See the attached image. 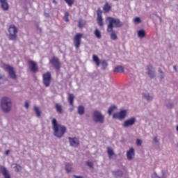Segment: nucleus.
<instances>
[{
    "label": "nucleus",
    "mask_w": 178,
    "mask_h": 178,
    "mask_svg": "<svg viewBox=\"0 0 178 178\" xmlns=\"http://www.w3.org/2000/svg\"><path fill=\"white\" fill-rule=\"evenodd\" d=\"M28 65L29 66V69L33 72V73L37 72L38 70V66H37V63L34 62L33 60H29Z\"/></svg>",
    "instance_id": "ddd939ff"
},
{
    "label": "nucleus",
    "mask_w": 178,
    "mask_h": 178,
    "mask_svg": "<svg viewBox=\"0 0 178 178\" xmlns=\"http://www.w3.org/2000/svg\"><path fill=\"white\" fill-rule=\"evenodd\" d=\"M101 65L103 70H105V69H106V67H108V63L105 60H103L102 61H101Z\"/></svg>",
    "instance_id": "473e14b6"
},
{
    "label": "nucleus",
    "mask_w": 178,
    "mask_h": 178,
    "mask_svg": "<svg viewBox=\"0 0 178 178\" xmlns=\"http://www.w3.org/2000/svg\"><path fill=\"white\" fill-rule=\"evenodd\" d=\"M106 23H108L106 31H112V29L113 30L114 28L118 29L123 26V22H120V19L112 17H107Z\"/></svg>",
    "instance_id": "7ed1b4c3"
},
{
    "label": "nucleus",
    "mask_w": 178,
    "mask_h": 178,
    "mask_svg": "<svg viewBox=\"0 0 178 178\" xmlns=\"http://www.w3.org/2000/svg\"><path fill=\"white\" fill-rule=\"evenodd\" d=\"M51 124H52V129L54 131V136L55 137H57L58 138H62L63 136L65 135V133H66V127L58 124V120H56V118H53L51 120Z\"/></svg>",
    "instance_id": "f257e3e1"
},
{
    "label": "nucleus",
    "mask_w": 178,
    "mask_h": 178,
    "mask_svg": "<svg viewBox=\"0 0 178 178\" xmlns=\"http://www.w3.org/2000/svg\"><path fill=\"white\" fill-rule=\"evenodd\" d=\"M152 178H166V172H165V170H161V175L159 176L158 175V174H156V172H154L153 173V175H152Z\"/></svg>",
    "instance_id": "6ab92c4d"
},
{
    "label": "nucleus",
    "mask_w": 178,
    "mask_h": 178,
    "mask_svg": "<svg viewBox=\"0 0 178 178\" xmlns=\"http://www.w3.org/2000/svg\"><path fill=\"white\" fill-rule=\"evenodd\" d=\"M65 22H69V13L65 12L63 17Z\"/></svg>",
    "instance_id": "ea45409f"
},
{
    "label": "nucleus",
    "mask_w": 178,
    "mask_h": 178,
    "mask_svg": "<svg viewBox=\"0 0 178 178\" xmlns=\"http://www.w3.org/2000/svg\"><path fill=\"white\" fill-rule=\"evenodd\" d=\"M74 178H84L83 176L74 175Z\"/></svg>",
    "instance_id": "09e8293b"
},
{
    "label": "nucleus",
    "mask_w": 178,
    "mask_h": 178,
    "mask_svg": "<svg viewBox=\"0 0 178 178\" xmlns=\"http://www.w3.org/2000/svg\"><path fill=\"white\" fill-rule=\"evenodd\" d=\"M135 155H136V153L134 152V149L133 147H131L127 152V158L128 161H133V159H134Z\"/></svg>",
    "instance_id": "dca6fc26"
},
{
    "label": "nucleus",
    "mask_w": 178,
    "mask_h": 178,
    "mask_svg": "<svg viewBox=\"0 0 178 178\" xmlns=\"http://www.w3.org/2000/svg\"><path fill=\"white\" fill-rule=\"evenodd\" d=\"M17 27L15 25H10L8 28V39L11 41H16L17 40Z\"/></svg>",
    "instance_id": "39448f33"
},
{
    "label": "nucleus",
    "mask_w": 178,
    "mask_h": 178,
    "mask_svg": "<svg viewBox=\"0 0 178 178\" xmlns=\"http://www.w3.org/2000/svg\"><path fill=\"white\" fill-rule=\"evenodd\" d=\"M1 170L4 176V178H10V175H9V172H8V170H6V168L2 167L1 168Z\"/></svg>",
    "instance_id": "412c9836"
},
{
    "label": "nucleus",
    "mask_w": 178,
    "mask_h": 178,
    "mask_svg": "<svg viewBox=\"0 0 178 178\" xmlns=\"http://www.w3.org/2000/svg\"><path fill=\"white\" fill-rule=\"evenodd\" d=\"M0 3L1 5L2 9L4 10H8L9 9V4L8 3V0H0Z\"/></svg>",
    "instance_id": "a211bd4d"
},
{
    "label": "nucleus",
    "mask_w": 178,
    "mask_h": 178,
    "mask_svg": "<svg viewBox=\"0 0 178 178\" xmlns=\"http://www.w3.org/2000/svg\"><path fill=\"white\" fill-rule=\"evenodd\" d=\"M127 117V110H120L119 112L113 115V119H118V120H124Z\"/></svg>",
    "instance_id": "423d86ee"
},
{
    "label": "nucleus",
    "mask_w": 178,
    "mask_h": 178,
    "mask_svg": "<svg viewBox=\"0 0 178 178\" xmlns=\"http://www.w3.org/2000/svg\"><path fill=\"white\" fill-rule=\"evenodd\" d=\"M33 111H35L37 118H41V111L40 110V107L35 106L33 107Z\"/></svg>",
    "instance_id": "4be33fe9"
},
{
    "label": "nucleus",
    "mask_w": 178,
    "mask_h": 178,
    "mask_svg": "<svg viewBox=\"0 0 178 178\" xmlns=\"http://www.w3.org/2000/svg\"><path fill=\"white\" fill-rule=\"evenodd\" d=\"M134 23H141V19L139 17H135L134 19Z\"/></svg>",
    "instance_id": "79ce46f5"
},
{
    "label": "nucleus",
    "mask_w": 178,
    "mask_h": 178,
    "mask_svg": "<svg viewBox=\"0 0 178 178\" xmlns=\"http://www.w3.org/2000/svg\"><path fill=\"white\" fill-rule=\"evenodd\" d=\"M173 69L177 73L178 70H177V67H176V65L173 66Z\"/></svg>",
    "instance_id": "8fccbe9b"
},
{
    "label": "nucleus",
    "mask_w": 178,
    "mask_h": 178,
    "mask_svg": "<svg viewBox=\"0 0 178 178\" xmlns=\"http://www.w3.org/2000/svg\"><path fill=\"white\" fill-rule=\"evenodd\" d=\"M153 140L154 141V143H159V140H158L157 137H154Z\"/></svg>",
    "instance_id": "de8ad7c7"
},
{
    "label": "nucleus",
    "mask_w": 178,
    "mask_h": 178,
    "mask_svg": "<svg viewBox=\"0 0 178 178\" xmlns=\"http://www.w3.org/2000/svg\"><path fill=\"white\" fill-rule=\"evenodd\" d=\"M53 3H54V5H58V2H56V0H53Z\"/></svg>",
    "instance_id": "603ef678"
},
{
    "label": "nucleus",
    "mask_w": 178,
    "mask_h": 178,
    "mask_svg": "<svg viewBox=\"0 0 178 178\" xmlns=\"http://www.w3.org/2000/svg\"><path fill=\"white\" fill-rule=\"evenodd\" d=\"M84 26H86V21L83 20V19H80L79 21V27L80 29H83V27H84Z\"/></svg>",
    "instance_id": "c9c22d12"
},
{
    "label": "nucleus",
    "mask_w": 178,
    "mask_h": 178,
    "mask_svg": "<svg viewBox=\"0 0 178 178\" xmlns=\"http://www.w3.org/2000/svg\"><path fill=\"white\" fill-rule=\"evenodd\" d=\"M107 149H108L107 152H108V156L109 158H111L113 155H115V152H113V149H112V148L111 147H107Z\"/></svg>",
    "instance_id": "72a5a7b5"
},
{
    "label": "nucleus",
    "mask_w": 178,
    "mask_h": 178,
    "mask_svg": "<svg viewBox=\"0 0 178 178\" xmlns=\"http://www.w3.org/2000/svg\"><path fill=\"white\" fill-rule=\"evenodd\" d=\"M0 108L3 113H10L13 108L12 99L8 97L1 98L0 100Z\"/></svg>",
    "instance_id": "f03ea898"
},
{
    "label": "nucleus",
    "mask_w": 178,
    "mask_h": 178,
    "mask_svg": "<svg viewBox=\"0 0 178 178\" xmlns=\"http://www.w3.org/2000/svg\"><path fill=\"white\" fill-rule=\"evenodd\" d=\"M165 106L168 109H172V108H173V103L168 102V103H166Z\"/></svg>",
    "instance_id": "4c0bfd02"
},
{
    "label": "nucleus",
    "mask_w": 178,
    "mask_h": 178,
    "mask_svg": "<svg viewBox=\"0 0 178 178\" xmlns=\"http://www.w3.org/2000/svg\"><path fill=\"white\" fill-rule=\"evenodd\" d=\"M68 140L70 141V145L71 147H79V145L80 144L79 139L76 137L72 138L69 137Z\"/></svg>",
    "instance_id": "2eb2a0df"
},
{
    "label": "nucleus",
    "mask_w": 178,
    "mask_h": 178,
    "mask_svg": "<svg viewBox=\"0 0 178 178\" xmlns=\"http://www.w3.org/2000/svg\"><path fill=\"white\" fill-rule=\"evenodd\" d=\"M87 165L89 168H92L94 166V164L91 161H87Z\"/></svg>",
    "instance_id": "a18cd8bd"
},
{
    "label": "nucleus",
    "mask_w": 178,
    "mask_h": 178,
    "mask_svg": "<svg viewBox=\"0 0 178 178\" xmlns=\"http://www.w3.org/2000/svg\"><path fill=\"white\" fill-rule=\"evenodd\" d=\"M5 69H6L8 71V74L10 79H13V80H16V79H17V76H16V73L15 72V70L13 69V67L6 65L5 66Z\"/></svg>",
    "instance_id": "9d476101"
},
{
    "label": "nucleus",
    "mask_w": 178,
    "mask_h": 178,
    "mask_svg": "<svg viewBox=\"0 0 178 178\" xmlns=\"http://www.w3.org/2000/svg\"><path fill=\"white\" fill-rule=\"evenodd\" d=\"M92 118L95 123H100L102 124V123L105 122V116L102 115L101 111H98L97 110L94 111L92 113Z\"/></svg>",
    "instance_id": "20e7f679"
},
{
    "label": "nucleus",
    "mask_w": 178,
    "mask_h": 178,
    "mask_svg": "<svg viewBox=\"0 0 178 178\" xmlns=\"http://www.w3.org/2000/svg\"><path fill=\"white\" fill-rule=\"evenodd\" d=\"M10 153V151L6 150V151L5 152V155H8Z\"/></svg>",
    "instance_id": "3c124183"
},
{
    "label": "nucleus",
    "mask_w": 178,
    "mask_h": 178,
    "mask_svg": "<svg viewBox=\"0 0 178 178\" xmlns=\"http://www.w3.org/2000/svg\"><path fill=\"white\" fill-rule=\"evenodd\" d=\"M115 109H116V106H112L109 107V108L108 110V114L109 115V116H111V115H112V112H113V111H115Z\"/></svg>",
    "instance_id": "e433bc0d"
},
{
    "label": "nucleus",
    "mask_w": 178,
    "mask_h": 178,
    "mask_svg": "<svg viewBox=\"0 0 178 178\" xmlns=\"http://www.w3.org/2000/svg\"><path fill=\"white\" fill-rule=\"evenodd\" d=\"M138 37L139 38H144L145 37V30H140L138 31Z\"/></svg>",
    "instance_id": "c85d7f7f"
},
{
    "label": "nucleus",
    "mask_w": 178,
    "mask_h": 178,
    "mask_svg": "<svg viewBox=\"0 0 178 178\" xmlns=\"http://www.w3.org/2000/svg\"><path fill=\"white\" fill-rule=\"evenodd\" d=\"M70 112H72L73 111V108H70Z\"/></svg>",
    "instance_id": "5fc2aeb1"
},
{
    "label": "nucleus",
    "mask_w": 178,
    "mask_h": 178,
    "mask_svg": "<svg viewBox=\"0 0 178 178\" xmlns=\"http://www.w3.org/2000/svg\"><path fill=\"white\" fill-rule=\"evenodd\" d=\"M84 112H86V108L83 106H78V114L79 115H84Z\"/></svg>",
    "instance_id": "a878e982"
},
{
    "label": "nucleus",
    "mask_w": 178,
    "mask_h": 178,
    "mask_svg": "<svg viewBox=\"0 0 178 178\" xmlns=\"http://www.w3.org/2000/svg\"><path fill=\"white\" fill-rule=\"evenodd\" d=\"M67 4L68 6H72L74 3V0H64Z\"/></svg>",
    "instance_id": "58836bf2"
},
{
    "label": "nucleus",
    "mask_w": 178,
    "mask_h": 178,
    "mask_svg": "<svg viewBox=\"0 0 178 178\" xmlns=\"http://www.w3.org/2000/svg\"><path fill=\"white\" fill-rule=\"evenodd\" d=\"M111 5H109L108 3H106L104 6L103 7V10L104 11V13H108L111 9Z\"/></svg>",
    "instance_id": "5701e85b"
},
{
    "label": "nucleus",
    "mask_w": 178,
    "mask_h": 178,
    "mask_svg": "<svg viewBox=\"0 0 178 178\" xmlns=\"http://www.w3.org/2000/svg\"><path fill=\"white\" fill-rule=\"evenodd\" d=\"M55 106H56V111L58 113H62V106H60V104H56Z\"/></svg>",
    "instance_id": "f704fd0d"
},
{
    "label": "nucleus",
    "mask_w": 178,
    "mask_h": 178,
    "mask_svg": "<svg viewBox=\"0 0 178 178\" xmlns=\"http://www.w3.org/2000/svg\"><path fill=\"white\" fill-rule=\"evenodd\" d=\"M143 98L148 102H151L154 99V96L149 92H144L143 93Z\"/></svg>",
    "instance_id": "f3484780"
},
{
    "label": "nucleus",
    "mask_w": 178,
    "mask_h": 178,
    "mask_svg": "<svg viewBox=\"0 0 178 178\" xmlns=\"http://www.w3.org/2000/svg\"><path fill=\"white\" fill-rule=\"evenodd\" d=\"M68 102L70 104L73 105L74 102V95L73 94H70L68 96Z\"/></svg>",
    "instance_id": "bb28decb"
},
{
    "label": "nucleus",
    "mask_w": 178,
    "mask_h": 178,
    "mask_svg": "<svg viewBox=\"0 0 178 178\" xmlns=\"http://www.w3.org/2000/svg\"><path fill=\"white\" fill-rule=\"evenodd\" d=\"M176 130H177V131H178V125L176 127Z\"/></svg>",
    "instance_id": "864d4df0"
},
{
    "label": "nucleus",
    "mask_w": 178,
    "mask_h": 178,
    "mask_svg": "<svg viewBox=\"0 0 178 178\" xmlns=\"http://www.w3.org/2000/svg\"><path fill=\"white\" fill-rule=\"evenodd\" d=\"M15 172H20V170H22V166L19 164H15Z\"/></svg>",
    "instance_id": "a19ab883"
},
{
    "label": "nucleus",
    "mask_w": 178,
    "mask_h": 178,
    "mask_svg": "<svg viewBox=\"0 0 178 178\" xmlns=\"http://www.w3.org/2000/svg\"><path fill=\"white\" fill-rule=\"evenodd\" d=\"M113 175L115 177H122V176H123V172L121 170H118L113 171Z\"/></svg>",
    "instance_id": "b1692460"
},
{
    "label": "nucleus",
    "mask_w": 178,
    "mask_h": 178,
    "mask_svg": "<svg viewBox=\"0 0 178 178\" xmlns=\"http://www.w3.org/2000/svg\"><path fill=\"white\" fill-rule=\"evenodd\" d=\"M29 106L30 104H29V102H25L24 107L26 108V109H29Z\"/></svg>",
    "instance_id": "49530a36"
},
{
    "label": "nucleus",
    "mask_w": 178,
    "mask_h": 178,
    "mask_svg": "<svg viewBox=\"0 0 178 178\" xmlns=\"http://www.w3.org/2000/svg\"><path fill=\"white\" fill-rule=\"evenodd\" d=\"M136 122H137L136 117H132L123 122L122 127L127 128L130 127V126H134L136 124Z\"/></svg>",
    "instance_id": "1a4fd4ad"
},
{
    "label": "nucleus",
    "mask_w": 178,
    "mask_h": 178,
    "mask_svg": "<svg viewBox=\"0 0 178 178\" xmlns=\"http://www.w3.org/2000/svg\"><path fill=\"white\" fill-rule=\"evenodd\" d=\"M43 84L44 87H49L51 86V72H48L42 75Z\"/></svg>",
    "instance_id": "6e6552de"
},
{
    "label": "nucleus",
    "mask_w": 178,
    "mask_h": 178,
    "mask_svg": "<svg viewBox=\"0 0 178 178\" xmlns=\"http://www.w3.org/2000/svg\"><path fill=\"white\" fill-rule=\"evenodd\" d=\"M50 63L55 67L56 70H59L60 69V62L59 61V58L57 57H52L50 60Z\"/></svg>",
    "instance_id": "9b49d317"
},
{
    "label": "nucleus",
    "mask_w": 178,
    "mask_h": 178,
    "mask_svg": "<svg viewBox=\"0 0 178 178\" xmlns=\"http://www.w3.org/2000/svg\"><path fill=\"white\" fill-rule=\"evenodd\" d=\"M81 38H83V33H77L74 37V45L76 49H79L81 45Z\"/></svg>",
    "instance_id": "0eeeda50"
},
{
    "label": "nucleus",
    "mask_w": 178,
    "mask_h": 178,
    "mask_svg": "<svg viewBox=\"0 0 178 178\" xmlns=\"http://www.w3.org/2000/svg\"><path fill=\"white\" fill-rule=\"evenodd\" d=\"M97 22L99 26H100V27H102V26H104V20L102 19V10H101V8L97 9Z\"/></svg>",
    "instance_id": "f8f14e48"
},
{
    "label": "nucleus",
    "mask_w": 178,
    "mask_h": 178,
    "mask_svg": "<svg viewBox=\"0 0 178 178\" xmlns=\"http://www.w3.org/2000/svg\"><path fill=\"white\" fill-rule=\"evenodd\" d=\"M5 81V79H3V75L0 74V84H2Z\"/></svg>",
    "instance_id": "c03bdc74"
},
{
    "label": "nucleus",
    "mask_w": 178,
    "mask_h": 178,
    "mask_svg": "<svg viewBox=\"0 0 178 178\" xmlns=\"http://www.w3.org/2000/svg\"><path fill=\"white\" fill-rule=\"evenodd\" d=\"M107 33H111L110 38H111V40H113V41H116V40H118V33L113 31V29H112V31H107Z\"/></svg>",
    "instance_id": "aec40b11"
},
{
    "label": "nucleus",
    "mask_w": 178,
    "mask_h": 178,
    "mask_svg": "<svg viewBox=\"0 0 178 178\" xmlns=\"http://www.w3.org/2000/svg\"><path fill=\"white\" fill-rule=\"evenodd\" d=\"M72 164L70 163L65 164V170L67 173H70V172H72Z\"/></svg>",
    "instance_id": "7c9ffc66"
},
{
    "label": "nucleus",
    "mask_w": 178,
    "mask_h": 178,
    "mask_svg": "<svg viewBox=\"0 0 178 178\" xmlns=\"http://www.w3.org/2000/svg\"><path fill=\"white\" fill-rule=\"evenodd\" d=\"M142 144H143V140H141L140 139L136 140V145L140 147V146H141Z\"/></svg>",
    "instance_id": "37998d69"
},
{
    "label": "nucleus",
    "mask_w": 178,
    "mask_h": 178,
    "mask_svg": "<svg viewBox=\"0 0 178 178\" xmlns=\"http://www.w3.org/2000/svg\"><path fill=\"white\" fill-rule=\"evenodd\" d=\"M158 72L159 73H160V80H163V79L165 78V73L162 70V68H159Z\"/></svg>",
    "instance_id": "2f4dec72"
},
{
    "label": "nucleus",
    "mask_w": 178,
    "mask_h": 178,
    "mask_svg": "<svg viewBox=\"0 0 178 178\" xmlns=\"http://www.w3.org/2000/svg\"><path fill=\"white\" fill-rule=\"evenodd\" d=\"M94 34H95L96 38H99H99H102V35H101V31L98 29H96L95 30Z\"/></svg>",
    "instance_id": "cd10ccee"
},
{
    "label": "nucleus",
    "mask_w": 178,
    "mask_h": 178,
    "mask_svg": "<svg viewBox=\"0 0 178 178\" xmlns=\"http://www.w3.org/2000/svg\"><path fill=\"white\" fill-rule=\"evenodd\" d=\"M114 73H123L124 72V70L123 69V67L122 66H117L114 70Z\"/></svg>",
    "instance_id": "393cba45"
},
{
    "label": "nucleus",
    "mask_w": 178,
    "mask_h": 178,
    "mask_svg": "<svg viewBox=\"0 0 178 178\" xmlns=\"http://www.w3.org/2000/svg\"><path fill=\"white\" fill-rule=\"evenodd\" d=\"M147 74L150 79H155V71L154 70V67L152 65H149L147 66Z\"/></svg>",
    "instance_id": "4468645a"
},
{
    "label": "nucleus",
    "mask_w": 178,
    "mask_h": 178,
    "mask_svg": "<svg viewBox=\"0 0 178 178\" xmlns=\"http://www.w3.org/2000/svg\"><path fill=\"white\" fill-rule=\"evenodd\" d=\"M92 60L96 63L97 66H99V58H98V56L94 54L92 56Z\"/></svg>",
    "instance_id": "c756f323"
}]
</instances>
